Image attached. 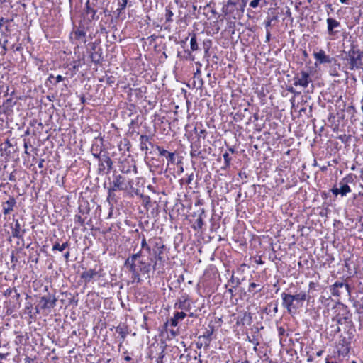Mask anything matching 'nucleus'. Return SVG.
Masks as SVG:
<instances>
[{
    "instance_id": "f257e3e1",
    "label": "nucleus",
    "mask_w": 363,
    "mask_h": 363,
    "mask_svg": "<svg viewBox=\"0 0 363 363\" xmlns=\"http://www.w3.org/2000/svg\"><path fill=\"white\" fill-rule=\"evenodd\" d=\"M124 266L132 273L134 279H139L140 272L148 273L152 267L151 263L143 260L142 250L126 259Z\"/></svg>"
},
{
    "instance_id": "f03ea898",
    "label": "nucleus",
    "mask_w": 363,
    "mask_h": 363,
    "mask_svg": "<svg viewBox=\"0 0 363 363\" xmlns=\"http://www.w3.org/2000/svg\"><path fill=\"white\" fill-rule=\"evenodd\" d=\"M281 296L282 298V306L289 314H291L295 313L298 308L302 307L308 296L306 291H302L294 295L283 292Z\"/></svg>"
},
{
    "instance_id": "7ed1b4c3",
    "label": "nucleus",
    "mask_w": 363,
    "mask_h": 363,
    "mask_svg": "<svg viewBox=\"0 0 363 363\" xmlns=\"http://www.w3.org/2000/svg\"><path fill=\"white\" fill-rule=\"evenodd\" d=\"M362 54L363 52L359 48H357V46L352 45L347 52V60L349 62V68L350 70L362 68Z\"/></svg>"
},
{
    "instance_id": "20e7f679",
    "label": "nucleus",
    "mask_w": 363,
    "mask_h": 363,
    "mask_svg": "<svg viewBox=\"0 0 363 363\" xmlns=\"http://www.w3.org/2000/svg\"><path fill=\"white\" fill-rule=\"evenodd\" d=\"M133 185V179H127L125 177L116 173H113V181L110 183L111 190L116 191H126L129 188H132Z\"/></svg>"
},
{
    "instance_id": "39448f33",
    "label": "nucleus",
    "mask_w": 363,
    "mask_h": 363,
    "mask_svg": "<svg viewBox=\"0 0 363 363\" xmlns=\"http://www.w3.org/2000/svg\"><path fill=\"white\" fill-rule=\"evenodd\" d=\"M294 85L296 86H301L302 88H306L310 83L312 82V79L309 72L301 70L300 72L296 73L294 78Z\"/></svg>"
},
{
    "instance_id": "423d86ee",
    "label": "nucleus",
    "mask_w": 363,
    "mask_h": 363,
    "mask_svg": "<svg viewBox=\"0 0 363 363\" xmlns=\"http://www.w3.org/2000/svg\"><path fill=\"white\" fill-rule=\"evenodd\" d=\"M155 246L157 247V251H155V262L152 265V269H163L164 264L165 262V258L164 256L163 251L165 248L164 245L162 243L156 242Z\"/></svg>"
},
{
    "instance_id": "0eeeda50",
    "label": "nucleus",
    "mask_w": 363,
    "mask_h": 363,
    "mask_svg": "<svg viewBox=\"0 0 363 363\" xmlns=\"http://www.w3.org/2000/svg\"><path fill=\"white\" fill-rule=\"evenodd\" d=\"M351 181L350 177L343 178L338 184V186H335L332 189L334 195L337 196L341 194L342 196H346L347 194L351 191L348 183Z\"/></svg>"
},
{
    "instance_id": "6e6552de",
    "label": "nucleus",
    "mask_w": 363,
    "mask_h": 363,
    "mask_svg": "<svg viewBox=\"0 0 363 363\" xmlns=\"http://www.w3.org/2000/svg\"><path fill=\"white\" fill-rule=\"evenodd\" d=\"M313 57L315 59V65L319 64H330L335 61V58L326 55L323 50H319L318 52H313Z\"/></svg>"
},
{
    "instance_id": "1a4fd4ad",
    "label": "nucleus",
    "mask_w": 363,
    "mask_h": 363,
    "mask_svg": "<svg viewBox=\"0 0 363 363\" xmlns=\"http://www.w3.org/2000/svg\"><path fill=\"white\" fill-rule=\"evenodd\" d=\"M56 301L57 299L52 296H43L40 300V308L43 310L51 309L55 306Z\"/></svg>"
},
{
    "instance_id": "9d476101",
    "label": "nucleus",
    "mask_w": 363,
    "mask_h": 363,
    "mask_svg": "<svg viewBox=\"0 0 363 363\" xmlns=\"http://www.w3.org/2000/svg\"><path fill=\"white\" fill-rule=\"evenodd\" d=\"M16 203V199L13 197H10L9 200L4 202L2 204L4 214H9L13 210V207Z\"/></svg>"
},
{
    "instance_id": "9b49d317",
    "label": "nucleus",
    "mask_w": 363,
    "mask_h": 363,
    "mask_svg": "<svg viewBox=\"0 0 363 363\" xmlns=\"http://www.w3.org/2000/svg\"><path fill=\"white\" fill-rule=\"evenodd\" d=\"M327 26L328 33L330 35H334L335 33L333 30L334 28L339 27L340 23L334 18H328L327 19Z\"/></svg>"
},
{
    "instance_id": "f8f14e48",
    "label": "nucleus",
    "mask_w": 363,
    "mask_h": 363,
    "mask_svg": "<svg viewBox=\"0 0 363 363\" xmlns=\"http://www.w3.org/2000/svg\"><path fill=\"white\" fill-rule=\"evenodd\" d=\"M25 230L21 229V226L18 220H16L14 227L12 228V235L14 238H21L23 237Z\"/></svg>"
},
{
    "instance_id": "ddd939ff",
    "label": "nucleus",
    "mask_w": 363,
    "mask_h": 363,
    "mask_svg": "<svg viewBox=\"0 0 363 363\" xmlns=\"http://www.w3.org/2000/svg\"><path fill=\"white\" fill-rule=\"evenodd\" d=\"M205 216V211L203 209L201 210V213L199 215L198 218L194 223L192 228L194 230H201L203 226V217Z\"/></svg>"
},
{
    "instance_id": "4468645a",
    "label": "nucleus",
    "mask_w": 363,
    "mask_h": 363,
    "mask_svg": "<svg viewBox=\"0 0 363 363\" xmlns=\"http://www.w3.org/2000/svg\"><path fill=\"white\" fill-rule=\"evenodd\" d=\"M252 322V318L251 313L248 312H244L240 320L238 321V323L242 324L243 325H250Z\"/></svg>"
},
{
    "instance_id": "2eb2a0df",
    "label": "nucleus",
    "mask_w": 363,
    "mask_h": 363,
    "mask_svg": "<svg viewBox=\"0 0 363 363\" xmlns=\"http://www.w3.org/2000/svg\"><path fill=\"white\" fill-rule=\"evenodd\" d=\"M74 38L81 43H86V32L84 29H77L74 33Z\"/></svg>"
},
{
    "instance_id": "dca6fc26",
    "label": "nucleus",
    "mask_w": 363,
    "mask_h": 363,
    "mask_svg": "<svg viewBox=\"0 0 363 363\" xmlns=\"http://www.w3.org/2000/svg\"><path fill=\"white\" fill-rule=\"evenodd\" d=\"M186 313L184 312H177L174 313V317L170 320V325L172 326H177L179 320H183L186 317Z\"/></svg>"
},
{
    "instance_id": "f3484780",
    "label": "nucleus",
    "mask_w": 363,
    "mask_h": 363,
    "mask_svg": "<svg viewBox=\"0 0 363 363\" xmlns=\"http://www.w3.org/2000/svg\"><path fill=\"white\" fill-rule=\"evenodd\" d=\"M149 143L150 145H151V143L149 142V136L145 135H142L140 137V148L142 150H147L148 147L147 143Z\"/></svg>"
},
{
    "instance_id": "a211bd4d",
    "label": "nucleus",
    "mask_w": 363,
    "mask_h": 363,
    "mask_svg": "<svg viewBox=\"0 0 363 363\" xmlns=\"http://www.w3.org/2000/svg\"><path fill=\"white\" fill-rule=\"evenodd\" d=\"M96 274V272L93 269H89L84 271L81 277L84 279L85 281H90L91 279L94 277V276Z\"/></svg>"
},
{
    "instance_id": "6ab92c4d",
    "label": "nucleus",
    "mask_w": 363,
    "mask_h": 363,
    "mask_svg": "<svg viewBox=\"0 0 363 363\" xmlns=\"http://www.w3.org/2000/svg\"><path fill=\"white\" fill-rule=\"evenodd\" d=\"M183 300L180 299L176 305L178 306V308L182 310H188L190 307V303L188 301L187 298L183 297Z\"/></svg>"
},
{
    "instance_id": "aec40b11",
    "label": "nucleus",
    "mask_w": 363,
    "mask_h": 363,
    "mask_svg": "<svg viewBox=\"0 0 363 363\" xmlns=\"http://www.w3.org/2000/svg\"><path fill=\"white\" fill-rule=\"evenodd\" d=\"M121 171L123 174L130 173L131 171H133L135 174H136L138 173L137 167L135 164L134 165L129 164L127 167L123 165L121 167Z\"/></svg>"
},
{
    "instance_id": "412c9836",
    "label": "nucleus",
    "mask_w": 363,
    "mask_h": 363,
    "mask_svg": "<svg viewBox=\"0 0 363 363\" xmlns=\"http://www.w3.org/2000/svg\"><path fill=\"white\" fill-rule=\"evenodd\" d=\"M99 162H104L106 164L108 169H112L113 162L111 159L106 155H103L102 158L101 160H99ZM101 165L103 166V163H101Z\"/></svg>"
},
{
    "instance_id": "4be33fe9",
    "label": "nucleus",
    "mask_w": 363,
    "mask_h": 363,
    "mask_svg": "<svg viewBox=\"0 0 363 363\" xmlns=\"http://www.w3.org/2000/svg\"><path fill=\"white\" fill-rule=\"evenodd\" d=\"M98 145H93L91 147V153L93 156L98 159L99 160H101L102 158V155H101V150L98 148Z\"/></svg>"
},
{
    "instance_id": "5701e85b",
    "label": "nucleus",
    "mask_w": 363,
    "mask_h": 363,
    "mask_svg": "<svg viewBox=\"0 0 363 363\" xmlns=\"http://www.w3.org/2000/svg\"><path fill=\"white\" fill-rule=\"evenodd\" d=\"M190 48L192 51L199 50V45L196 40V35L194 34L190 39Z\"/></svg>"
},
{
    "instance_id": "b1692460",
    "label": "nucleus",
    "mask_w": 363,
    "mask_h": 363,
    "mask_svg": "<svg viewBox=\"0 0 363 363\" xmlns=\"http://www.w3.org/2000/svg\"><path fill=\"white\" fill-rule=\"evenodd\" d=\"M85 12L87 15L89 14H91V19H94V16L96 13V11L94 10V9H92L90 5H89V1H87V2L86 3V9H85Z\"/></svg>"
},
{
    "instance_id": "393cba45",
    "label": "nucleus",
    "mask_w": 363,
    "mask_h": 363,
    "mask_svg": "<svg viewBox=\"0 0 363 363\" xmlns=\"http://www.w3.org/2000/svg\"><path fill=\"white\" fill-rule=\"evenodd\" d=\"M69 245L68 242H66L62 245H60L58 242H55L52 247V250H59L60 252L63 251L66 247Z\"/></svg>"
},
{
    "instance_id": "a878e982",
    "label": "nucleus",
    "mask_w": 363,
    "mask_h": 363,
    "mask_svg": "<svg viewBox=\"0 0 363 363\" xmlns=\"http://www.w3.org/2000/svg\"><path fill=\"white\" fill-rule=\"evenodd\" d=\"M141 248L145 250L148 253H150L151 251L150 246L147 244L145 237L143 238L141 241Z\"/></svg>"
},
{
    "instance_id": "bb28decb",
    "label": "nucleus",
    "mask_w": 363,
    "mask_h": 363,
    "mask_svg": "<svg viewBox=\"0 0 363 363\" xmlns=\"http://www.w3.org/2000/svg\"><path fill=\"white\" fill-rule=\"evenodd\" d=\"M332 287H334V288H342V287H345L346 289V290L349 292V290H350V287L348 286V284H345L343 282H340V281H336Z\"/></svg>"
},
{
    "instance_id": "cd10ccee",
    "label": "nucleus",
    "mask_w": 363,
    "mask_h": 363,
    "mask_svg": "<svg viewBox=\"0 0 363 363\" xmlns=\"http://www.w3.org/2000/svg\"><path fill=\"white\" fill-rule=\"evenodd\" d=\"M173 15L174 14H173L172 11L170 9H166L165 20H166L167 23H169V22H172L173 21L172 20Z\"/></svg>"
},
{
    "instance_id": "c85d7f7f",
    "label": "nucleus",
    "mask_w": 363,
    "mask_h": 363,
    "mask_svg": "<svg viewBox=\"0 0 363 363\" xmlns=\"http://www.w3.org/2000/svg\"><path fill=\"white\" fill-rule=\"evenodd\" d=\"M247 339L248 340L252 342L255 346H254V350L256 351L257 350V346L259 345V340L258 339H257L255 335H252V338H251L250 336H247Z\"/></svg>"
},
{
    "instance_id": "c756f323",
    "label": "nucleus",
    "mask_w": 363,
    "mask_h": 363,
    "mask_svg": "<svg viewBox=\"0 0 363 363\" xmlns=\"http://www.w3.org/2000/svg\"><path fill=\"white\" fill-rule=\"evenodd\" d=\"M213 332L210 330H207L203 335H201L199 338H204L208 340V343H206L207 345H208L210 341H211V337Z\"/></svg>"
},
{
    "instance_id": "7c9ffc66",
    "label": "nucleus",
    "mask_w": 363,
    "mask_h": 363,
    "mask_svg": "<svg viewBox=\"0 0 363 363\" xmlns=\"http://www.w3.org/2000/svg\"><path fill=\"white\" fill-rule=\"evenodd\" d=\"M223 159L226 167H229L230 164L231 157L228 152L223 154Z\"/></svg>"
},
{
    "instance_id": "2f4dec72",
    "label": "nucleus",
    "mask_w": 363,
    "mask_h": 363,
    "mask_svg": "<svg viewBox=\"0 0 363 363\" xmlns=\"http://www.w3.org/2000/svg\"><path fill=\"white\" fill-rule=\"evenodd\" d=\"M256 287H259L257 291H261L262 289V287H260V286L259 284H257L254 282L251 283L249 286V289H248V291L249 292H252V289L256 288Z\"/></svg>"
},
{
    "instance_id": "473e14b6",
    "label": "nucleus",
    "mask_w": 363,
    "mask_h": 363,
    "mask_svg": "<svg viewBox=\"0 0 363 363\" xmlns=\"http://www.w3.org/2000/svg\"><path fill=\"white\" fill-rule=\"evenodd\" d=\"M74 222L79 223L80 226H82L84 223V220L80 215H76L74 217Z\"/></svg>"
},
{
    "instance_id": "72a5a7b5",
    "label": "nucleus",
    "mask_w": 363,
    "mask_h": 363,
    "mask_svg": "<svg viewBox=\"0 0 363 363\" xmlns=\"http://www.w3.org/2000/svg\"><path fill=\"white\" fill-rule=\"evenodd\" d=\"M127 5V0H121L119 2V8L118 9V11L119 12H121V11L124 10Z\"/></svg>"
},
{
    "instance_id": "f704fd0d",
    "label": "nucleus",
    "mask_w": 363,
    "mask_h": 363,
    "mask_svg": "<svg viewBox=\"0 0 363 363\" xmlns=\"http://www.w3.org/2000/svg\"><path fill=\"white\" fill-rule=\"evenodd\" d=\"M157 150L159 151V153L161 156H167L168 155V153H169L168 151H167L166 150L162 148L160 146H157Z\"/></svg>"
},
{
    "instance_id": "c9c22d12",
    "label": "nucleus",
    "mask_w": 363,
    "mask_h": 363,
    "mask_svg": "<svg viewBox=\"0 0 363 363\" xmlns=\"http://www.w3.org/2000/svg\"><path fill=\"white\" fill-rule=\"evenodd\" d=\"M116 332L118 333L119 335H121L123 340L125 338L127 333L125 331H123V328H117Z\"/></svg>"
},
{
    "instance_id": "e433bc0d",
    "label": "nucleus",
    "mask_w": 363,
    "mask_h": 363,
    "mask_svg": "<svg viewBox=\"0 0 363 363\" xmlns=\"http://www.w3.org/2000/svg\"><path fill=\"white\" fill-rule=\"evenodd\" d=\"M167 158L168 159L169 162L171 163H174L175 162V155L173 152L168 153V155L167 156Z\"/></svg>"
},
{
    "instance_id": "4c0bfd02",
    "label": "nucleus",
    "mask_w": 363,
    "mask_h": 363,
    "mask_svg": "<svg viewBox=\"0 0 363 363\" xmlns=\"http://www.w3.org/2000/svg\"><path fill=\"white\" fill-rule=\"evenodd\" d=\"M210 42H211L210 40L208 42H203V47H204V50H205V55L206 56H208L210 45H208V43H210Z\"/></svg>"
},
{
    "instance_id": "58836bf2",
    "label": "nucleus",
    "mask_w": 363,
    "mask_h": 363,
    "mask_svg": "<svg viewBox=\"0 0 363 363\" xmlns=\"http://www.w3.org/2000/svg\"><path fill=\"white\" fill-rule=\"evenodd\" d=\"M261 0H252L250 2V6L252 8H257Z\"/></svg>"
},
{
    "instance_id": "ea45409f",
    "label": "nucleus",
    "mask_w": 363,
    "mask_h": 363,
    "mask_svg": "<svg viewBox=\"0 0 363 363\" xmlns=\"http://www.w3.org/2000/svg\"><path fill=\"white\" fill-rule=\"evenodd\" d=\"M331 291H332V292H331V293H332V295H333V296H340V291H339V290H338V288H334V287H333V288H332V289H331Z\"/></svg>"
},
{
    "instance_id": "a19ab883",
    "label": "nucleus",
    "mask_w": 363,
    "mask_h": 363,
    "mask_svg": "<svg viewBox=\"0 0 363 363\" xmlns=\"http://www.w3.org/2000/svg\"><path fill=\"white\" fill-rule=\"evenodd\" d=\"M114 191H116V190H111V186H109V187L108 188V199H110L111 198H113V196H114V195H113V193Z\"/></svg>"
},
{
    "instance_id": "79ce46f5",
    "label": "nucleus",
    "mask_w": 363,
    "mask_h": 363,
    "mask_svg": "<svg viewBox=\"0 0 363 363\" xmlns=\"http://www.w3.org/2000/svg\"><path fill=\"white\" fill-rule=\"evenodd\" d=\"M9 180L11 181V182H16V175H15V172H11L9 174Z\"/></svg>"
},
{
    "instance_id": "37998d69",
    "label": "nucleus",
    "mask_w": 363,
    "mask_h": 363,
    "mask_svg": "<svg viewBox=\"0 0 363 363\" xmlns=\"http://www.w3.org/2000/svg\"><path fill=\"white\" fill-rule=\"evenodd\" d=\"M193 179H194V174H193V173H191V174H190L189 175L188 179H187V180H186V183H187L188 184H191Z\"/></svg>"
},
{
    "instance_id": "c03bdc74",
    "label": "nucleus",
    "mask_w": 363,
    "mask_h": 363,
    "mask_svg": "<svg viewBox=\"0 0 363 363\" xmlns=\"http://www.w3.org/2000/svg\"><path fill=\"white\" fill-rule=\"evenodd\" d=\"M278 332H279V335L280 336H282L285 333V330L282 327H279V328H278Z\"/></svg>"
},
{
    "instance_id": "a18cd8bd",
    "label": "nucleus",
    "mask_w": 363,
    "mask_h": 363,
    "mask_svg": "<svg viewBox=\"0 0 363 363\" xmlns=\"http://www.w3.org/2000/svg\"><path fill=\"white\" fill-rule=\"evenodd\" d=\"M55 79L57 82H60L64 79V77H62L61 75H57Z\"/></svg>"
},
{
    "instance_id": "49530a36",
    "label": "nucleus",
    "mask_w": 363,
    "mask_h": 363,
    "mask_svg": "<svg viewBox=\"0 0 363 363\" xmlns=\"http://www.w3.org/2000/svg\"><path fill=\"white\" fill-rule=\"evenodd\" d=\"M69 255H70V254H69V251H67V252H66L65 253V255H64V257H65V260H67H67L69 259Z\"/></svg>"
},
{
    "instance_id": "de8ad7c7",
    "label": "nucleus",
    "mask_w": 363,
    "mask_h": 363,
    "mask_svg": "<svg viewBox=\"0 0 363 363\" xmlns=\"http://www.w3.org/2000/svg\"><path fill=\"white\" fill-rule=\"evenodd\" d=\"M189 54V59L191 61H194V56L191 55V53L190 52H188Z\"/></svg>"
},
{
    "instance_id": "09e8293b",
    "label": "nucleus",
    "mask_w": 363,
    "mask_h": 363,
    "mask_svg": "<svg viewBox=\"0 0 363 363\" xmlns=\"http://www.w3.org/2000/svg\"><path fill=\"white\" fill-rule=\"evenodd\" d=\"M270 36H271L270 32L269 30H267V35H266L267 41H269Z\"/></svg>"
},
{
    "instance_id": "8fccbe9b",
    "label": "nucleus",
    "mask_w": 363,
    "mask_h": 363,
    "mask_svg": "<svg viewBox=\"0 0 363 363\" xmlns=\"http://www.w3.org/2000/svg\"><path fill=\"white\" fill-rule=\"evenodd\" d=\"M162 358H163V355L159 357L157 359V363H163L162 362Z\"/></svg>"
},
{
    "instance_id": "3c124183",
    "label": "nucleus",
    "mask_w": 363,
    "mask_h": 363,
    "mask_svg": "<svg viewBox=\"0 0 363 363\" xmlns=\"http://www.w3.org/2000/svg\"><path fill=\"white\" fill-rule=\"evenodd\" d=\"M323 353V350H319L316 352V356L317 357H320Z\"/></svg>"
},
{
    "instance_id": "603ef678",
    "label": "nucleus",
    "mask_w": 363,
    "mask_h": 363,
    "mask_svg": "<svg viewBox=\"0 0 363 363\" xmlns=\"http://www.w3.org/2000/svg\"><path fill=\"white\" fill-rule=\"evenodd\" d=\"M43 162H44V160H41L38 164V167L40 168H43Z\"/></svg>"
},
{
    "instance_id": "864d4df0",
    "label": "nucleus",
    "mask_w": 363,
    "mask_h": 363,
    "mask_svg": "<svg viewBox=\"0 0 363 363\" xmlns=\"http://www.w3.org/2000/svg\"><path fill=\"white\" fill-rule=\"evenodd\" d=\"M28 143H28V141L24 140V145H23V146H24V148H25V149H28V145H29V144H28Z\"/></svg>"
},
{
    "instance_id": "5fc2aeb1",
    "label": "nucleus",
    "mask_w": 363,
    "mask_h": 363,
    "mask_svg": "<svg viewBox=\"0 0 363 363\" xmlns=\"http://www.w3.org/2000/svg\"><path fill=\"white\" fill-rule=\"evenodd\" d=\"M196 155H197V154H196V151H194V150H191V157H196Z\"/></svg>"
},
{
    "instance_id": "6e6d98bb",
    "label": "nucleus",
    "mask_w": 363,
    "mask_h": 363,
    "mask_svg": "<svg viewBox=\"0 0 363 363\" xmlns=\"http://www.w3.org/2000/svg\"><path fill=\"white\" fill-rule=\"evenodd\" d=\"M124 359H125V361H130V360H131V357H129V356H126Z\"/></svg>"
},
{
    "instance_id": "4d7b16f0",
    "label": "nucleus",
    "mask_w": 363,
    "mask_h": 363,
    "mask_svg": "<svg viewBox=\"0 0 363 363\" xmlns=\"http://www.w3.org/2000/svg\"><path fill=\"white\" fill-rule=\"evenodd\" d=\"M6 357V354L0 353V359H4Z\"/></svg>"
},
{
    "instance_id": "13d9d810",
    "label": "nucleus",
    "mask_w": 363,
    "mask_h": 363,
    "mask_svg": "<svg viewBox=\"0 0 363 363\" xmlns=\"http://www.w3.org/2000/svg\"><path fill=\"white\" fill-rule=\"evenodd\" d=\"M277 311H278V307H277V305H276V306H274V313H277Z\"/></svg>"
},
{
    "instance_id": "bf43d9fd",
    "label": "nucleus",
    "mask_w": 363,
    "mask_h": 363,
    "mask_svg": "<svg viewBox=\"0 0 363 363\" xmlns=\"http://www.w3.org/2000/svg\"><path fill=\"white\" fill-rule=\"evenodd\" d=\"M348 352H349V351H348V349H347V348H345V350L342 352V354H344V353L347 354V353H348Z\"/></svg>"
},
{
    "instance_id": "052dcab7",
    "label": "nucleus",
    "mask_w": 363,
    "mask_h": 363,
    "mask_svg": "<svg viewBox=\"0 0 363 363\" xmlns=\"http://www.w3.org/2000/svg\"><path fill=\"white\" fill-rule=\"evenodd\" d=\"M325 363H337V362H330L328 359H325Z\"/></svg>"
},
{
    "instance_id": "680f3d73",
    "label": "nucleus",
    "mask_w": 363,
    "mask_h": 363,
    "mask_svg": "<svg viewBox=\"0 0 363 363\" xmlns=\"http://www.w3.org/2000/svg\"><path fill=\"white\" fill-rule=\"evenodd\" d=\"M242 2L243 3L244 5H246V4L247 3L248 0H241Z\"/></svg>"
},
{
    "instance_id": "e2e57ef3",
    "label": "nucleus",
    "mask_w": 363,
    "mask_h": 363,
    "mask_svg": "<svg viewBox=\"0 0 363 363\" xmlns=\"http://www.w3.org/2000/svg\"><path fill=\"white\" fill-rule=\"evenodd\" d=\"M333 76H335V77H337L338 76V74L337 73H335V72H333V74H331Z\"/></svg>"
},
{
    "instance_id": "0e129e2a",
    "label": "nucleus",
    "mask_w": 363,
    "mask_h": 363,
    "mask_svg": "<svg viewBox=\"0 0 363 363\" xmlns=\"http://www.w3.org/2000/svg\"><path fill=\"white\" fill-rule=\"evenodd\" d=\"M333 76H335V77H337L338 76V74L337 73H335V72H333V74H331Z\"/></svg>"
},
{
    "instance_id": "69168bd1",
    "label": "nucleus",
    "mask_w": 363,
    "mask_h": 363,
    "mask_svg": "<svg viewBox=\"0 0 363 363\" xmlns=\"http://www.w3.org/2000/svg\"><path fill=\"white\" fill-rule=\"evenodd\" d=\"M341 3L346 4L347 0H340Z\"/></svg>"
},
{
    "instance_id": "338daca9",
    "label": "nucleus",
    "mask_w": 363,
    "mask_h": 363,
    "mask_svg": "<svg viewBox=\"0 0 363 363\" xmlns=\"http://www.w3.org/2000/svg\"><path fill=\"white\" fill-rule=\"evenodd\" d=\"M271 25V21H268L266 24V26L268 27V26H270Z\"/></svg>"
},
{
    "instance_id": "774afa93",
    "label": "nucleus",
    "mask_w": 363,
    "mask_h": 363,
    "mask_svg": "<svg viewBox=\"0 0 363 363\" xmlns=\"http://www.w3.org/2000/svg\"><path fill=\"white\" fill-rule=\"evenodd\" d=\"M288 90H289V91H290V92H294V89H293V88H292V87H291V88H289V89H288Z\"/></svg>"
}]
</instances>
